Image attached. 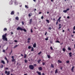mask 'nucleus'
Segmentation results:
<instances>
[{
  "instance_id": "obj_16",
  "label": "nucleus",
  "mask_w": 75,
  "mask_h": 75,
  "mask_svg": "<svg viewBox=\"0 0 75 75\" xmlns=\"http://www.w3.org/2000/svg\"><path fill=\"white\" fill-rule=\"evenodd\" d=\"M15 19H16V20H19L18 17L17 16L16 17Z\"/></svg>"
},
{
  "instance_id": "obj_5",
  "label": "nucleus",
  "mask_w": 75,
  "mask_h": 75,
  "mask_svg": "<svg viewBox=\"0 0 75 75\" xmlns=\"http://www.w3.org/2000/svg\"><path fill=\"white\" fill-rule=\"evenodd\" d=\"M1 63H2L3 64H6L4 61V60H1Z\"/></svg>"
},
{
  "instance_id": "obj_41",
  "label": "nucleus",
  "mask_w": 75,
  "mask_h": 75,
  "mask_svg": "<svg viewBox=\"0 0 75 75\" xmlns=\"http://www.w3.org/2000/svg\"><path fill=\"white\" fill-rule=\"evenodd\" d=\"M44 16H42L41 17V19H43V18H44Z\"/></svg>"
},
{
  "instance_id": "obj_62",
  "label": "nucleus",
  "mask_w": 75,
  "mask_h": 75,
  "mask_svg": "<svg viewBox=\"0 0 75 75\" xmlns=\"http://www.w3.org/2000/svg\"><path fill=\"white\" fill-rule=\"evenodd\" d=\"M31 47H28V49H31Z\"/></svg>"
},
{
  "instance_id": "obj_17",
  "label": "nucleus",
  "mask_w": 75,
  "mask_h": 75,
  "mask_svg": "<svg viewBox=\"0 0 75 75\" xmlns=\"http://www.w3.org/2000/svg\"><path fill=\"white\" fill-rule=\"evenodd\" d=\"M14 11H12L11 13V15H12V14H14Z\"/></svg>"
},
{
  "instance_id": "obj_60",
  "label": "nucleus",
  "mask_w": 75,
  "mask_h": 75,
  "mask_svg": "<svg viewBox=\"0 0 75 75\" xmlns=\"http://www.w3.org/2000/svg\"><path fill=\"white\" fill-rule=\"evenodd\" d=\"M67 18H69V16H68L67 17Z\"/></svg>"
},
{
  "instance_id": "obj_8",
  "label": "nucleus",
  "mask_w": 75,
  "mask_h": 75,
  "mask_svg": "<svg viewBox=\"0 0 75 75\" xmlns=\"http://www.w3.org/2000/svg\"><path fill=\"white\" fill-rule=\"evenodd\" d=\"M37 73L38 74V75H41V72H39V71H37Z\"/></svg>"
},
{
  "instance_id": "obj_1",
  "label": "nucleus",
  "mask_w": 75,
  "mask_h": 75,
  "mask_svg": "<svg viewBox=\"0 0 75 75\" xmlns=\"http://www.w3.org/2000/svg\"><path fill=\"white\" fill-rule=\"evenodd\" d=\"M7 35V33H5L4 35H2V39L4 40V41L5 40L6 41H7V38L6 37V35Z\"/></svg>"
},
{
  "instance_id": "obj_9",
  "label": "nucleus",
  "mask_w": 75,
  "mask_h": 75,
  "mask_svg": "<svg viewBox=\"0 0 75 75\" xmlns=\"http://www.w3.org/2000/svg\"><path fill=\"white\" fill-rule=\"evenodd\" d=\"M74 67L73 66L72 67V68L71 69V71L73 72H74Z\"/></svg>"
},
{
  "instance_id": "obj_13",
  "label": "nucleus",
  "mask_w": 75,
  "mask_h": 75,
  "mask_svg": "<svg viewBox=\"0 0 75 75\" xmlns=\"http://www.w3.org/2000/svg\"><path fill=\"white\" fill-rule=\"evenodd\" d=\"M40 61H41V59L38 60V64H40Z\"/></svg>"
},
{
  "instance_id": "obj_33",
  "label": "nucleus",
  "mask_w": 75,
  "mask_h": 75,
  "mask_svg": "<svg viewBox=\"0 0 75 75\" xmlns=\"http://www.w3.org/2000/svg\"><path fill=\"white\" fill-rule=\"evenodd\" d=\"M55 42H58L59 43V41L58 40H57L55 41Z\"/></svg>"
},
{
  "instance_id": "obj_54",
  "label": "nucleus",
  "mask_w": 75,
  "mask_h": 75,
  "mask_svg": "<svg viewBox=\"0 0 75 75\" xmlns=\"http://www.w3.org/2000/svg\"><path fill=\"white\" fill-rule=\"evenodd\" d=\"M30 31H31V33H33V30H32V29H31L30 30Z\"/></svg>"
},
{
  "instance_id": "obj_35",
  "label": "nucleus",
  "mask_w": 75,
  "mask_h": 75,
  "mask_svg": "<svg viewBox=\"0 0 75 75\" xmlns=\"http://www.w3.org/2000/svg\"><path fill=\"white\" fill-rule=\"evenodd\" d=\"M25 63H27V60H25Z\"/></svg>"
},
{
  "instance_id": "obj_25",
  "label": "nucleus",
  "mask_w": 75,
  "mask_h": 75,
  "mask_svg": "<svg viewBox=\"0 0 75 75\" xmlns=\"http://www.w3.org/2000/svg\"><path fill=\"white\" fill-rule=\"evenodd\" d=\"M51 67L54 68V65H53L52 64H51Z\"/></svg>"
},
{
  "instance_id": "obj_26",
  "label": "nucleus",
  "mask_w": 75,
  "mask_h": 75,
  "mask_svg": "<svg viewBox=\"0 0 75 75\" xmlns=\"http://www.w3.org/2000/svg\"><path fill=\"white\" fill-rule=\"evenodd\" d=\"M46 21L47 22V23H50V21H49V20H46Z\"/></svg>"
},
{
  "instance_id": "obj_36",
  "label": "nucleus",
  "mask_w": 75,
  "mask_h": 75,
  "mask_svg": "<svg viewBox=\"0 0 75 75\" xmlns=\"http://www.w3.org/2000/svg\"><path fill=\"white\" fill-rule=\"evenodd\" d=\"M26 56H27L26 55V54H25L24 56V58H26Z\"/></svg>"
},
{
  "instance_id": "obj_20",
  "label": "nucleus",
  "mask_w": 75,
  "mask_h": 75,
  "mask_svg": "<svg viewBox=\"0 0 75 75\" xmlns=\"http://www.w3.org/2000/svg\"><path fill=\"white\" fill-rule=\"evenodd\" d=\"M47 58H50V57H51V56H50V55H47Z\"/></svg>"
},
{
  "instance_id": "obj_56",
  "label": "nucleus",
  "mask_w": 75,
  "mask_h": 75,
  "mask_svg": "<svg viewBox=\"0 0 75 75\" xmlns=\"http://www.w3.org/2000/svg\"><path fill=\"white\" fill-rule=\"evenodd\" d=\"M58 21H57V22H56V25H57V24H58Z\"/></svg>"
},
{
  "instance_id": "obj_30",
  "label": "nucleus",
  "mask_w": 75,
  "mask_h": 75,
  "mask_svg": "<svg viewBox=\"0 0 75 75\" xmlns=\"http://www.w3.org/2000/svg\"><path fill=\"white\" fill-rule=\"evenodd\" d=\"M23 30L25 31V32H26V31H27V30H25V29H23Z\"/></svg>"
},
{
  "instance_id": "obj_57",
  "label": "nucleus",
  "mask_w": 75,
  "mask_h": 75,
  "mask_svg": "<svg viewBox=\"0 0 75 75\" xmlns=\"http://www.w3.org/2000/svg\"><path fill=\"white\" fill-rule=\"evenodd\" d=\"M42 75H45V74H44V73H43L42 74Z\"/></svg>"
},
{
  "instance_id": "obj_28",
  "label": "nucleus",
  "mask_w": 75,
  "mask_h": 75,
  "mask_svg": "<svg viewBox=\"0 0 75 75\" xmlns=\"http://www.w3.org/2000/svg\"><path fill=\"white\" fill-rule=\"evenodd\" d=\"M69 60L66 61V63H67V64H69Z\"/></svg>"
},
{
  "instance_id": "obj_11",
  "label": "nucleus",
  "mask_w": 75,
  "mask_h": 75,
  "mask_svg": "<svg viewBox=\"0 0 75 75\" xmlns=\"http://www.w3.org/2000/svg\"><path fill=\"white\" fill-rule=\"evenodd\" d=\"M11 61L13 62H16V60H15V59H12L11 60Z\"/></svg>"
},
{
  "instance_id": "obj_55",
  "label": "nucleus",
  "mask_w": 75,
  "mask_h": 75,
  "mask_svg": "<svg viewBox=\"0 0 75 75\" xmlns=\"http://www.w3.org/2000/svg\"><path fill=\"white\" fill-rule=\"evenodd\" d=\"M14 42H17V41L16 40H15L14 41Z\"/></svg>"
},
{
  "instance_id": "obj_50",
  "label": "nucleus",
  "mask_w": 75,
  "mask_h": 75,
  "mask_svg": "<svg viewBox=\"0 0 75 75\" xmlns=\"http://www.w3.org/2000/svg\"><path fill=\"white\" fill-rule=\"evenodd\" d=\"M68 10H69V8H67V10H66V11H68Z\"/></svg>"
},
{
  "instance_id": "obj_4",
  "label": "nucleus",
  "mask_w": 75,
  "mask_h": 75,
  "mask_svg": "<svg viewBox=\"0 0 75 75\" xmlns=\"http://www.w3.org/2000/svg\"><path fill=\"white\" fill-rule=\"evenodd\" d=\"M5 73L6 74H7V75H10V71H8L7 72V71H5Z\"/></svg>"
},
{
  "instance_id": "obj_53",
  "label": "nucleus",
  "mask_w": 75,
  "mask_h": 75,
  "mask_svg": "<svg viewBox=\"0 0 75 75\" xmlns=\"http://www.w3.org/2000/svg\"><path fill=\"white\" fill-rule=\"evenodd\" d=\"M34 66H37V64H33Z\"/></svg>"
},
{
  "instance_id": "obj_49",
  "label": "nucleus",
  "mask_w": 75,
  "mask_h": 75,
  "mask_svg": "<svg viewBox=\"0 0 75 75\" xmlns=\"http://www.w3.org/2000/svg\"><path fill=\"white\" fill-rule=\"evenodd\" d=\"M18 47V45H16L15 46V47Z\"/></svg>"
},
{
  "instance_id": "obj_6",
  "label": "nucleus",
  "mask_w": 75,
  "mask_h": 75,
  "mask_svg": "<svg viewBox=\"0 0 75 75\" xmlns=\"http://www.w3.org/2000/svg\"><path fill=\"white\" fill-rule=\"evenodd\" d=\"M39 70L40 71H42V68L41 67L39 68Z\"/></svg>"
},
{
  "instance_id": "obj_59",
  "label": "nucleus",
  "mask_w": 75,
  "mask_h": 75,
  "mask_svg": "<svg viewBox=\"0 0 75 75\" xmlns=\"http://www.w3.org/2000/svg\"><path fill=\"white\" fill-rule=\"evenodd\" d=\"M21 56H22V57H23V54H21Z\"/></svg>"
},
{
  "instance_id": "obj_12",
  "label": "nucleus",
  "mask_w": 75,
  "mask_h": 75,
  "mask_svg": "<svg viewBox=\"0 0 75 75\" xmlns=\"http://www.w3.org/2000/svg\"><path fill=\"white\" fill-rule=\"evenodd\" d=\"M33 47H36V43H35L33 45Z\"/></svg>"
},
{
  "instance_id": "obj_29",
  "label": "nucleus",
  "mask_w": 75,
  "mask_h": 75,
  "mask_svg": "<svg viewBox=\"0 0 75 75\" xmlns=\"http://www.w3.org/2000/svg\"><path fill=\"white\" fill-rule=\"evenodd\" d=\"M63 11L64 13H67V10H64Z\"/></svg>"
},
{
  "instance_id": "obj_24",
  "label": "nucleus",
  "mask_w": 75,
  "mask_h": 75,
  "mask_svg": "<svg viewBox=\"0 0 75 75\" xmlns=\"http://www.w3.org/2000/svg\"><path fill=\"white\" fill-rule=\"evenodd\" d=\"M61 17H60L58 19L57 21H59V20L61 19Z\"/></svg>"
},
{
  "instance_id": "obj_52",
  "label": "nucleus",
  "mask_w": 75,
  "mask_h": 75,
  "mask_svg": "<svg viewBox=\"0 0 75 75\" xmlns=\"http://www.w3.org/2000/svg\"><path fill=\"white\" fill-rule=\"evenodd\" d=\"M73 29H74V30H75V25L74 27L73 28Z\"/></svg>"
},
{
  "instance_id": "obj_14",
  "label": "nucleus",
  "mask_w": 75,
  "mask_h": 75,
  "mask_svg": "<svg viewBox=\"0 0 75 75\" xmlns=\"http://www.w3.org/2000/svg\"><path fill=\"white\" fill-rule=\"evenodd\" d=\"M58 69H56L55 71V74H57V73H58Z\"/></svg>"
},
{
  "instance_id": "obj_7",
  "label": "nucleus",
  "mask_w": 75,
  "mask_h": 75,
  "mask_svg": "<svg viewBox=\"0 0 75 75\" xmlns=\"http://www.w3.org/2000/svg\"><path fill=\"white\" fill-rule=\"evenodd\" d=\"M69 56L70 57H72V53L71 52H70L69 53Z\"/></svg>"
},
{
  "instance_id": "obj_31",
  "label": "nucleus",
  "mask_w": 75,
  "mask_h": 75,
  "mask_svg": "<svg viewBox=\"0 0 75 75\" xmlns=\"http://www.w3.org/2000/svg\"><path fill=\"white\" fill-rule=\"evenodd\" d=\"M68 50H71V48H70L69 47L68 48Z\"/></svg>"
},
{
  "instance_id": "obj_15",
  "label": "nucleus",
  "mask_w": 75,
  "mask_h": 75,
  "mask_svg": "<svg viewBox=\"0 0 75 75\" xmlns=\"http://www.w3.org/2000/svg\"><path fill=\"white\" fill-rule=\"evenodd\" d=\"M31 23H32V19H30V20L29 23L31 24Z\"/></svg>"
},
{
  "instance_id": "obj_32",
  "label": "nucleus",
  "mask_w": 75,
  "mask_h": 75,
  "mask_svg": "<svg viewBox=\"0 0 75 75\" xmlns=\"http://www.w3.org/2000/svg\"><path fill=\"white\" fill-rule=\"evenodd\" d=\"M48 38H45V40H46V41H47V40H48Z\"/></svg>"
},
{
  "instance_id": "obj_58",
  "label": "nucleus",
  "mask_w": 75,
  "mask_h": 75,
  "mask_svg": "<svg viewBox=\"0 0 75 75\" xmlns=\"http://www.w3.org/2000/svg\"><path fill=\"white\" fill-rule=\"evenodd\" d=\"M60 69H61V70H62V69L63 68L62 67H61L60 68Z\"/></svg>"
},
{
  "instance_id": "obj_42",
  "label": "nucleus",
  "mask_w": 75,
  "mask_h": 75,
  "mask_svg": "<svg viewBox=\"0 0 75 75\" xmlns=\"http://www.w3.org/2000/svg\"><path fill=\"white\" fill-rule=\"evenodd\" d=\"M25 8H28V7L26 5H25Z\"/></svg>"
},
{
  "instance_id": "obj_22",
  "label": "nucleus",
  "mask_w": 75,
  "mask_h": 75,
  "mask_svg": "<svg viewBox=\"0 0 75 75\" xmlns=\"http://www.w3.org/2000/svg\"><path fill=\"white\" fill-rule=\"evenodd\" d=\"M31 51H34V48L33 47H32V49H31Z\"/></svg>"
},
{
  "instance_id": "obj_18",
  "label": "nucleus",
  "mask_w": 75,
  "mask_h": 75,
  "mask_svg": "<svg viewBox=\"0 0 75 75\" xmlns=\"http://www.w3.org/2000/svg\"><path fill=\"white\" fill-rule=\"evenodd\" d=\"M7 28H5L4 29V31H7Z\"/></svg>"
},
{
  "instance_id": "obj_46",
  "label": "nucleus",
  "mask_w": 75,
  "mask_h": 75,
  "mask_svg": "<svg viewBox=\"0 0 75 75\" xmlns=\"http://www.w3.org/2000/svg\"><path fill=\"white\" fill-rule=\"evenodd\" d=\"M27 43H28V44H29V43H30V40H28L27 41Z\"/></svg>"
},
{
  "instance_id": "obj_21",
  "label": "nucleus",
  "mask_w": 75,
  "mask_h": 75,
  "mask_svg": "<svg viewBox=\"0 0 75 75\" xmlns=\"http://www.w3.org/2000/svg\"><path fill=\"white\" fill-rule=\"evenodd\" d=\"M65 50H66L64 48H63L62 51H64V52H65Z\"/></svg>"
},
{
  "instance_id": "obj_2",
  "label": "nucleus",
  "mask_w": 75,
  "mask_h": 75,
  "mask_svg": "<svg viewBox=\"0 0 75 75\" xmlns=\"http://www.w3.org/2000/svg\"><path fill=\"white\" fill-rule=\"evenodd\" d=\"M29 68L30 69L33 70V69H34V66H33V65H30L29 66Z\"/></svg>"
},
{
  "instance_id": "obj_34",
  "label": "nucleus",
  "mask_w": 75,
  "mask_h": 75,
  "mask_svg": "<svg viewBox=\"0 0 75 75\" xmlns=\"http://www.w3.org/2000/svg\"><path fill=\"white\" fill-rule=\"evenodd\" d=\"M13 4V3H12V2H11L9 3V4L10 5H11V4Z\"/></svg>"
},
{
  "instance_id": "obj_27",
  "label": "nucleus",
  "mask_w": 75,
  "mask_h": 75,
  "mask_svg": "<svg viewBox=\"0 0 75 75\" xmlns=\"http://www.w3.org/2000/svg\"><path fill=\"white\" fill-rule=\"evenodd\" d=\"M41 53H42V52L40 51L38 53V55H40Z\"/></svg>"
},
{
  "instance_id": "obj_3",
  "label": "nucleus",
  "mask_w": 75,
  "mask_h": 75,
  "mask_svg": "<svg viewBox=\"0 0 75 75\" xmlns=\"http://www.w3.org/2000/svg\"><path fill=\"white\" fill-rule=\"evenodd\" d=\"M16 29L17 30H21V31H23L22 28L20 27H18Z\"/></svg>"
},
{
  "instance_id": "obj_39",
  "label": "nucleus",
  "mask_w": 75,
  "mask_h": 75,
  "mask_svg": "<svg viewBox=\"0 0 75 75\" xmlns=\"http://www.w3.org/2000/svg\"><path fill=\"white\" fill-rule=\"evenodd\" d=\"M5 59H6V61H7V60H8V59H7L6 57H5Z\"/></svg>"
},
{
  "instance_id": "obj_19",
  "label": "nucleus",
  "mask_w": 75,
  "mask_h": 75,
  "mask_svg": "<svg viewBox=\"0 0 75 75\" xmlns=\"http://www.w3.org/2000/svg\"><path fill=\"white\" fill-rule=\"evenodd\" d=\"M58 62H59V63H62V62L60 60H58Z\"/></svg>"
},
{
  "instance_id": "obj_10",
  "label": "nucleus",
  "mask_w": 75,
  "mask_h": 75,
  "mask_svg": "<svg viewBox=\"0 0 75 75\" xmlns=\"http://www.w3.org/2000/svg\"><path fill=\"white\" fill-rule=\"evenodd\" d=\"M31 16H32V13H30L29 14H28L29 17H31Z\"/></svg>"
},
{
  "instance_id": "obj_40",
  "label": "nucleus",
  "mask_w": 75,
  "mask_h": 75,
  "mask_svg": "<svg viewBox=\"0 0 75 75\" xmlns=\"http://www.w3.org/2000/svg\"><path fill=\"white\" fill-rule=\"evenodd\" d=\"M15 4H18V2H15Z\"/></svg>"
},
{
  "instance_id": "obj_38",
  "label": "nucleus",
  "mask_w": 75,
  "mask_h": 75,
  "mask_svg": "<svg viewBox=\"0 0 75 75\" xmlns=\"http://www.w3.org/2000/svg\"><path fill=\"white\" fill-rule=\"evenodd\" d=\"M45 62H43L42 63V65H45Z\"/></svg>"
},
{
  "instance_id": "obj_47",
  "label": "nucleus",
  "mask_w": 75,
  "mask_h": 75,
  "mask_svg": "<svg viewBox=\"0 0 75 75\" xmlns=\"http://www.w3.org/2000/svg\"><path fill=\"white\" fill-rule=\"evenodd\" d=\"M49 30H51V29H52V28L51 27H49Z\"/></svg>"
},
{
  "instance_id": "obj_44",
  "label": "nucleus",
  "mask_w": 75,
  "mask_h": 75,
  "mask_svg": "<svg viewBox=\"0 0 75 75\" xmlns=\"http://www.w3.org/2000/svg\"><path fill=\"white\" fill-rule=\"evenodd\" d=\"M11 58L12 59H14V56H12L11 57Z\"/></svg>"
},
{
  "instance_id": "obj_45",
  "label": "nucleus",
  "mask_w": 75,
  "mask_h": 75,
  "mask_svg": "<svg viewBox=\"0 0 75 75\" xmlns=\"http://www.w3.org/2000/svg\"><path fill=\"white\" fill-rule=\"evenodd\" d=\"M31 40V38H28V40L30 41Z\"/></svg>"
},
{
  "instance_id": "obj_37",
  "label": "nucleus",
  "mask_w": 75,
  "mask_h": 75,
  "mask_svg": "<svg viewBox=\"0 0 75 75\" xmlns=\"http://www.w3.org/2000/svg\"><path fill=\"white\" fill-rule=\"evenodd\" d=\"M5 69L6 70H7L8 69V68L7 67Z\"/></svg>"
},
{
  "instance_id": "obj_51",
  "label": "nucleus",
  "mask_w": 75,
  "mask_h": 75,
  "mask_svg": "<svg viewBox=\"0 0 75 75\" xmlns=\"http://www.w3.org/2000/svg\"><path fill=\"white\" fill-rule=\"evenodd\" d=\"M3 52H5V50H3Z\"/></svg>"
},
{
  "instance_id": "obj_63",
  "label": "nucleus",
  "mask_w": 75,
  "mask_h": 75,
  "mask_svg": "<svg viewBox=\"0 0 75 75\" xmlns=\"http://www.w3.org/2000/svg\"><path fill=\"white\" fill-rule=\"evenodd\" d=\"M61 28V26H59V29H60Z\"/></svg>"
},
{
  "instance_id": "obj_64",
  "label": "nucleus",
  "mask_w": 75,
  "mask_h": 75,
  "mask_svg": "<svg viewBox=\"0 0 75 75\" xmlns=\"http://www.w3.org/2000/svg\"><path fill=\"white\" fill-rule=\"evenodd\" d=\"M64 31H65V30H62L63 33L64 32Z\"/></svg>"
},
{
  "instance_id": "obj_43",
  "label": "nucleus",
  "mask_w": 75,
  "mask_h": 75,
  "mask_svg": "<svg viewBox=\"0 0 75 75\" xmlns=\"http://www.w3.org/2000/svg\"><path fill=\"white\" fill-rule=\"evenodd\" d=\"M22 25H24V23L23 22H22Z\"/></svg>"
},
{
  "instance_id": "obj_23",
  "label": "nucleus",
  "mask_w": 75,
  "mask_h": 75,
  "mask_svg": "<svg viewBox=\"0 0 75 75\" xmlns=\"http://www.w3.org/2000/svg\"><path fill=\"white\" fill-rule=\"evenodd\" d=\"M3 67H4V65H2L1 66V68H2Z\"/></svg>"
},
{
  "instance_id": "obj_48",
  "label": "nucleus",
  "mask_w": 75,
  "mask_h": 75,
  "mask_svg": "<svg viewBox=\"0 0 75 75\" xmlns=\"http://www.w3.org/2000/svg\"><path fill=\"white\" fill-rule=\"evenodd\" d=\"M50 49H51V50H53V49H52V47H50Z\"/></svg>"
},
{
  "instance_id": "obj_61",
  "label": "nucleus",
  "mask_w": 75,
  "mask_h": 75,
  "mask_svg": "<svg viewBox=\"0 0 75 75\" xmlns=\"http://www.w3.org/2000/svg\"><path fill=\"white\" fill-rule=\"evenodd\" d=\"M7 61V63H8V60H6Z\"/></svg>"
}]
</instances>
